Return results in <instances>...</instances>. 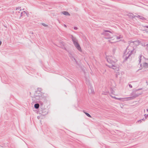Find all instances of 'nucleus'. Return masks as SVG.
<instances>
[{"label": "nucleus", "mask_w": 148, "mask_h": 148, "mask_svg": "<svg viewBox=\"0 0 148 148\" xmlns=\"http://www.w3.org/2000/svg\"><path fill=\"white\" fill-rule=\"evenodd\" d=\"M122 99V98H117V99L118 100H120Z\"/></svg>", "instance_id": "obj_38"}, {"label": "nucleus", "mask_w": 148, "mask_h": 148, "mask_svg": "<svg viewBox=\"0 0 148 148\" xmlns=\"http://www.w3.org/2000/svg\"><path fill=\"white\" fill-rule=\"evenodd\" d=\"M144 116H145V119H146L148 117V114L147 115L145 114L144 115Z\"/></svg>", "instance_id": "obj_23"}, {"label": "nucleus", "mask_w": 148, "mask_h": 148, "mask_svg": "<svg viewBox=\"0 0 148 148\" xmlns=\"http://www.w3.org/2000/svg\"><path fill=\"white\" fill-rule=\"evenodd\" d=\"M16 13H17V15H20V12H16Z\"/></svg>", "instance_id": "obj_32"}, {"label": "nucleus", "mask_w": 148, "mask_h": 148, "mask_svg": "<svg viewBox=\"0 0 148 148\" xmlns=\"http://www.w3.org/2000/svg\"><path fill=\"white\" fill-rule=\"evenodd\" d=\"M62 13L64 15H66V16H70V14H69V13L67 12H66V11H64Z\"/></svg>", "instance_id": "obj_13"}, {"label": "nucleus", "mask_w": 148, "mask_h": 148, "mask_svg": "<svg viewBox=\"0 0 148 148\" xmlns=\"http://www.w3.org/2000/svg\"><path fill=\"white\" fill-rule=\"evenodd\" d=\"M74 29H75V30H77V29H78V28L77 27H74Z\"/></svg>", "instance_id": "obj_36"}, {"label": "nucleus", "mask_w": 148, "mask_h": 148, "mask_svg": "<svg viewBox=\"0 0 148 148\" xmlns=\"http://www.w3.org/2000/svg\"><path fill=\"white\" fill-rule=\"evenodd\" d=\"M109 32L110 33L113 34L112 32L111 31L109 30H104L103 32L101 33V35H103L104 36H107L108 37H106V39L111 38V36L110 35V34L108 33Z\"/></svg>", "instance_id": "obj_5"}, {"label": "nucleus", "mask_w": 148, "mask_h": 148, "mask_svg": "<svg viewBox=\"0 0 148 148\" xmlns=\"http://www.w3.org/2000/svg\"><path fill=\"white\" fill-rule=\"evenodd\" d=\"M2 43V42L1 41H0V46L1 45Z\"/></svg>", "instance_id": "obj_41"}, {"label": "nucleus", "mask_w": 148, "mask_h": 148, "mask_svg": "<svg viewBox=\"0 0 148 148\" xmlns=\"http://www.w3.org/2000/svg\"><path fill=\"white\" fill-rule=\"evenodd\" d=\"M72 40L73 42V44L75 43L76 42H78V41L76 38L75 37H74L73 36H72Z\"/></svg>", "instance_id": "obj_10"}, {"label": "nucleus", "mask_w": 148, "mask_h": 148, "mask_svg": "<svg viewBox=\"0 0 148 148\" xmlns=\"http://www.w3.org/2000/svg\"><path fill=\"white\" fill-rule=\"evenodd\" d=\"M140 16H140L139 15H138L137 16H136V17H137V18H139L140 19Z\"/></svg>", "instance_id": "obj_34"}, {"label": "nucleus", "mask_w": 148, "mask_h": 148, "mask_svg": "<svg viewBox=\"0 0 148 148\" xmlns=\"http://www.w3.org/2000/svg\"><path fill=\"white\" fill-rule=\"evenodd\" d=\"M35 98L37 99H39L40 100V95H36L35 96Z\"/></svg>", "instance_id": "obj_20"}, {"label": "nucleus", "mask_w": 148, "mask_h": 148, "mask_svg": "<svg viewBox=\"0 0 148 148\" xmlns=\"http://www.w3.org/2000/svg\"><path fill=\"white\" fill-rule=\"evenodd\" d=\"M73 59L74 60L75 62H76V63L77 64L78 63L77 61L76 60L75 58H74Z\"/></svg>", "instance_id": "obj_30"}, {"label": "nucleus", "mask_w": 148, "mask_h": 148, "mask_svg": "<svg viewBox=\"0 0 148 148\" xmlns=\"http://www.w3.org/2000/svg\"><path fill=\"white\" fill-rule=\"evenodd\" d=\"M88 92L89 94H92L94 92V90L92 86L90 85V87L88 90Z\"/></svg>", "instance_id": "obj_8"}, {"label": "nucleus", "mask_w": 148, "mask_h": 148, "mask_svg": "<svg viewBox=\"0 0 148 148\" xmlns=\"http://www.w3.org/2000/svg\"><path fill=\"white\" fill-rule=\"evenodd\" d=\"M42 25H43V26H45V27H47L48 26V25L46 24H45L44 23H42Z\"/></svg>", "instance_id": "obj_26"}, {"label": "nucleus", "mask_w": 148, "mask_h": 148, "mask_svg": "<svg viewBox=\"0 0 148 148\" xmlns=\"http://www.w3.org/2000/svg\"><path fill=\"white\" fill-rule=\"evenodd\" d=\"M27 14V13L25 12V11H24L22 12H21V13H20V17H19V18H21V17L22 16H23L25 15V14Z\"/></svg>", "instance_id": "obj_11"}, {"label": "nucleus", "mask_w": 148, "mask_h": 148, "mask_svg": "<svg viewBox=\"0 0 148 148\" xmlns=\"http://www.w3.org/2000/svg\"><path fill=\"white\" fill-rule=\"evenodd\" d=\"M41 106V107L43 108V103H40V107Z\"/></svg>", "instance_id": "obj_35"}, {"label": "nucleus", "mask_w": 148, "mask_h": 148, "mask_svg": "<svg viewBox=\"0 0 148 148\" xmlns=\"http://www.w3.org/2000/svg\"><path fill=\"white\" fill-rule=\"evenodd\" d=\"M39 113L42 116H45L48 113V110L46 108H43L40 107L39 109Z\"/></svg>", "instance_id": "obj_4"}, {"label": "nucleus", "mask_w": 148, "mask_h": 148, "mask_svg": "<svg viewBox=\"0 0 148 148\" xmlns=\"http://www.w3.org/2000/svg\"><path fill=\"white\" fill-rule=\"evenodd\" d=\"M143 65L144 68H148V63L146 62L144 63Z\"/></svg>", "instance_id": "obj_12"}, {"label": "nucleus", "mask_w": 148, "mask_h": 148, "mask_svg": "<svg viewBox=\"0 0 148 148\" xmlns=\"http://www.w3.org/2000/svg\"><path fill=\"white\" fill-rule=\"evenodd\" d=\"M142 56V55H140L139 56V64H140V63L141 62V57Z\"/></svg>", "instance_id": "obj_17"}, {"label": "nucleus", "mask_w": 148, "mask_h": 148, "mask_svg": "<svg viewBox=\"0 0 148 148\" xmlns=\"http://www.w3.org/2000/svg\"><path fill=\"white\" fill-rule=\"evenodd\" d=\"M106 58L108 62V64H106V66L114 69H116V67L115 65L116 62L117 61V60L111 56L107 57Z\"/></svg>", "instance_id": "obj_1"}, {"label": "nucleus", "mask_w": 148, "mask_h": 148, "mask_svg": "<svg viewBox=\"0 0 148 148\" xmlns=\"http://www.w3.org/2000/svg\"><path fill=\"white\" fill-rule=\"evenodd\" d=\"M64 26L65 27H66V25H64Z\"/></svg>", "instance_id": "obj_43"}, {"label": "nucleus", "mask_w": 148, "mask_h": 148, "mask_svg": "<svg viewBox=\"0 0 148 148\" xmlns=\"http://www.w3.org/2000/svg\"><path fill=\"white\" fill-rule=\"evenodd\" d=\"M121 38V36L120 35L119 36H116V38L117 40Z\"/></svg>", "instance_id": "obj_24"}, {"label": "nucleus", "mask_w": 148, "mask_h": 148, "mask_svg": "<svg viewBox=\"0 0 148 148\" xmlns=\"http://www.w3.org/2000/svg\"><path fill=\"white\" fill-rule=\"evenodd\" d=\"M86 83L87 84H89V81L88 80L86 79Z\"/></svg>", "instance_id": "obj_27"}, {"label": "nucleus", "mask_w": 148, "mask_h": 148, "mask_svg": "<svg viewBox=\"0 0 148 148\" xmlns=\"http://www.w3.org/2000/svg\"><path fill=\"white\" fill-rule=\"evenodd\" d=\"M143 26L144 27H145L148 28V25H145Z\"/></svg>", "instance_id": "obj_37"}, {"label": "nucleus", "mask_w": 148, "mask_h": 148, "mask_svg": "<svg viewBox=\"0 0 148 148\" xmlns=\"http://www.w3.org/2000/svg\"><path fill=\"white\" fill-rule=\"evenodd\" d=\"M140 19L143 21H145L147 20L146 18H144L142 16H141Z\"/></svg>", "instance_id": "obj_16"}, {"label": "nucleus", "mask_w": 148, "mask_h": 148, "mask_svg": "<svg viewBox=\"0 0 148 148\" xmlns=\"http://www.w3.org/2000/svg\"><path fill=\"white\" fill-rule=\"evenodd\" d=\"M146 50L148 51V44H147L146 45Z\"/></svg>", "instance_id": "obj_28"}, {"label": "nucleus", "mask_w": 148, "mask_h": 148, "mask_svg": "<svg viewBox=\"0 0 148 148\" xmlns=\"http://www.w3.org/2000/svg\"><path fill=\"white\" fill-rule=\"evenodd\" d=\"M132 15H131V16H132V18H134L135 17H136V16L134 15L133 14H132Z\"/></svg>", "instance_id": "obj_25"}, {"label": "nucleus", "mask_w": 148, "mask_h": 148, "mask_svg": "<svg viewBox=\"0 0 148 148\" xmlns=\"http://www.w3.org/2000/svg\"><path fill=\"white\" fill-rule=\"evenodd\" d=\"M147 112L148 111V107L147 109Z\"/></svg>", "instance_id": "obj_42"}, {"label": "nucleus", "mask_w": 148, "mask_h": 148, "mask_svg": "<svg viewBox=\"0 0 148 148\" xmlns=\"http://www.w3.org/2000/svg\"><path fill=\"white\" fill-rule=\"evenodd\" d=\"M84 113H85V114H86V115L87 116H88V117H91V115L88 113L86 112H85V111H84Z\"/></svg>", "instance_id": "obj_18"}, {"label": "nucleus", "mask_w": 148, "mask_h": 148, "mask_svg": "<svg viewBox=\"0 0 148 148\" xmlns=\"http://www.w3.org/2000/svg\"><path fill=\"white\" fill-rule=\"evenodd\" d=\"M136 91L135 90H134L132 91V92L130 94V95L134 96L135 92H136Z\"/></svg>", "instance_id": "obj_15"}, {"label": "nucleus", "mask_w": 148, "mask_h": 148, "mask_svg": "<svg viewBox=\"0 0 148 148\" xmlns=\"http://www.w3.org/2000/svg\"><path fill=\"white\" fill-rule=\"evenodd\" d=\"M134 49H132V50H129V51L125 54V53H124L125 54L123 57H125L124 61L125 62L127 60V59L130 58V57L132 54H134L136 52V51L134 52Z\"/></svg>", "instance_id": "obj_3"}, {"label": "nucleus", "mask_w": 148, "mask_h": 148, "mask_svg": "<svg viewBox=\"0 0 148 148\" xmlns=\"http://www.w3.org/2000/svg\"><path fill=\"white\" fill-rule=\"evenodd\" d=\"M34 108L36 109H38L39 108H40L39 105L38 103H36L34 105Z\"/></svg>", "instance_id": "obj_14"}, {"label": "nucleus", "mask_w": 148, "mask_h": 148, "mask_svg": "<svg viewBox=\"0 0 148 148\" xmlns=\"http://www.w3.org/2000/svg\"><path fill=\"white\" fill-rule=\"evenodd\" d=\"M69 57L71 58V59H73L74 58H75L72 55V54L71 53H69Z\"/></svg>", "instance_id": "obj_19"}, {"label": "nucleus", "mask_w": 148, "mask_h": 148, "mask_svg": "<svg viewBox=\"0 0 148 148\" xmlns=\"http://www.w3.org/2000/svg\"><path fill=\"white\" fill-rule=\"evenodd\" d=\"M129 87L130 88H132V86L130 84H129Z\"/></svg>", "instance_id": "obj_33"}, {"label": "nucleus", "mask_w": 148, "mask_h": 148, "mask_svg": "<svg viewBox=\"0 0 148 148\" xmlns=\"http://www.w3.org/2000/svg\"><path fill=\"white\" fill-rule=\"evenodd\" d=\"M74 45L76 48H77L78 51L81 52H82V50L79 44L78 43V42L74 44Z\"/></svg>", "instance_id": "obj_7"}, {"label": "nucleus", "mask_w": 148, "mask_h": 148, "mask_svg": "<svg viewBox=\"0 0 148 148\" xmlns=\"http://www.w3.org/2000/svg\"><path fill=\"white\" fill-rule=\"evenodd\" d=\"M139 45V42L137 41L130 42L129 45L127 48V49H128L129 50H132V49H134V52L136 51L135 50L137 46Z\"/></svg>", "instance_id": "obj_2"}, {"label": "nucleus", "mask_w": 148, "mask_h": 148, "mask_svg": "<svg viewBox=\"0 0 148 148\" xmlns=\"http://www.w3.org/2000/svg\"><path fill=\"white\" fill-rule=\"evenodd\" d=\"M145 120L144 119V118H143V119H140V120H139L138 121V122H140V123L141 122H142V121H145Z\"/></svg>", "instance_id": "obj_21"}, {"label": "nucleus", "mask_w": 148, "mask_h": 148, "mask_svg": "<svg viewBox=\"0 0 148 148\" xmlns=\"http://www.w3.org/2000/svg\"><path fill=\"white\" fill-rule=\"evenodd\" d=\"M113 97L115 99H117V98L115 97Z\"/></svg>", "instance_id": "obj_39"}, {"label": "nucleus", "mask_w": 148, "mask_h": 148, "mask_svg": "<svg viewBox=\"0 0 148 148\" xmlns=\"http://www.w3.org/2000/svg\"><path fill=\"white\" fill-rule=\"evenodd\" d=\"M45 97L43 95H40V100L41 101V102H42V101H43L45 100Z\"/></svg>", "instance_id": "obj_9"}, {"label": "nucleus", "mask_w": 148, "mask_h": 148, "mask_svg": "<svg viewBox=\"0 0 148 148\" xmlns=\"http://www.w3.org/2000/svg\"><path fill=\"white\" fill-rule=\"evenodd\" d=\"M144 30H145L146 32H148V30L147 29Z\"/></svg>", "instance_id": "obj_40"}, {"label": "nucleus", "mask_w": 148, "mask_h": 148, "mask_svg": "<svg viewBox=\"0 0 148 148\" xmlns=\"http://www.w3.org/2000/svg\"><path fill=\"white\" fill-rule=\"evenodd\" d=\"M108 41H109V42L111 43H113L116 42L115 41H114V42L112 41V40H109Z\"/></svg>", "instance_id": "obj_22"}, {"label": "nucleus", "mask_w": 148, "mask_h": 148, "mask_svg": "<svg viewBox=\"0 0 148 148\" xmlns=\"http://www.w3.org/2000/svg\"><path fill=\"white\" fill-rule=\"evenodd\" d=\"M142 93H136L135 92L134 96H132L129 97H127L125 98L126 99H128V100H130L133 99L134 98H136V97H138L139 95H141Z\"/></svg>", "instance_id": "obj_6"}, {"label": "nucleus", "mask_w": 148, "mask_h": 148, "mask_svg": "<svg viewBox=\"0 0 148 148\" xmlns=\"http://www.w3.org/2000/svg\"><path fill=\"white\" fill-rule=\"evenodd\" d=\"M21 8L20 7H18V8H16V10H17L18 9V10L20 9V10L21 11V9H20Z\"/></svg>", "instance_id": "obj_29"}, {"label": "nucleus", "mask_w": 148, "mask_h": 148, "mask_svg": "<svg viewBox=\"0 0 148 148\" xmlns=\"http://www.w3.org/2000/svg\"><path fill=\"white\" fill-rule=\"evenodd\" d=\"M142 89V88H139L138 89H135V90L136 91H138V90H141Z\"/></svg>", "instance_id": "obj_31"}]
</instances>
